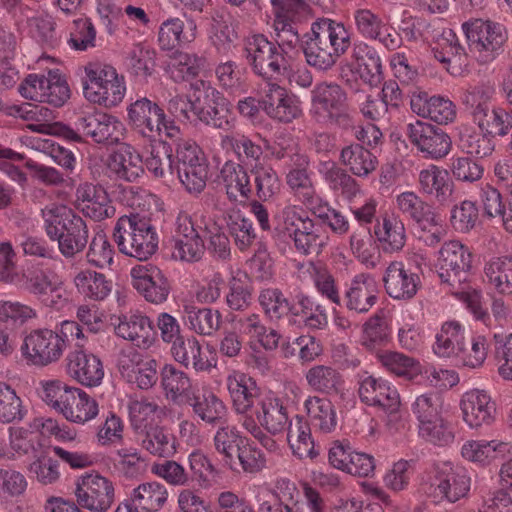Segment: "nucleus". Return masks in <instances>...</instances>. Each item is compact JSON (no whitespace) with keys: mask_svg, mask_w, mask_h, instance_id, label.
<instances>
[{"mask_svg":"<svg viewBox=\"0 0 512 512\" xmlns=\"http://www.w3.org/2000/svg\"><path fill=\"white\" fill-rule=\"evenodd\" d=\"M133 288L147 302L163 304L170 294V284L162 270L151 263L134 266L130 271Z\"/></svg>","mask_w":512,"mask_h":512,"instance_id":"ddd939ff","label":"nucleus"},{"mask_svg":"<svg viewBox=\"0 0 512 512\" xmlns=\"http://www.w3.org/2000/svg\"><path fill=\"white\" fill-rule=\"evenodd\" d=\"M346 101V92L339 84L318 82L311 90L310 112L319 123L345 127L350 123Z\"/></svg>","mask_w":512,"mask_h":512,"instance_id":"423d86ee","label":"nucleus"},{"mask_svg":"<svg viewBox=\"0 0 512 512\" xmlns=\"http://www.w3.org/2000/svg\"><path fill=\"white\" fill-rule=\"evenodd\" d=\"M196 37L197 25L194 20L184 22L178 17H169L160 24L157 41L162 51H173L189 46Z\"/></svg>","mask_w":512,"mask_h":512,"instance_id":"c756f323","label":"nucleus"},{"mask_svg":"<svg viewBox=\"0 0 512 512\" xmlns=\"http://www.w3.org/2000/svg\"><path fill=\"white\" fill-rule=\"evenodd\" d=\"M66 345L58 332L50 329L31 331L23 341L21 353L27 364L45 367L57 362L63 355Z\"/></svg>","mask_w":512,"mask_h":512,"instance_id":"9b49d317","label":"nucleus"},{"mask_svg":"<svg viewBox=\"0 0 512 512\" xmlns=\"http://www.w3.org/2000/svg\"><path fill=\"white\" fill-rule=\"evenodd\" d=\"M141 446L153 456L169 458L176 451V438L164 427L154 426L147 429L141 439Z\"/></svg>","mask_w":512,"mask_h":512,"instance_id":"052dcab7","label":"nucleus"},{"mask_svg":"<svg viewBox=\"0 0 512 512\" xmlns=\"http://www.w3.org/2000/svg\"><path fill=\"white\" fill-rule=\"evenodd\" d=\"M386 293L396 300L412 299L420 286L417 273L406 268L402 261H392L388 264L383 275Z\"/></svg>","mask_w":512,"mask_h":512,"instance_id":"393cba45","label":"nucleus"},{"mask_svg":"<svg viewBox=\"0 0 512 512\" xmlns=\"http://www.w3.org/2000/svg\"><path fill=\"white\" fill-rule=\"evenodd\" d=\"M77 216L78 214L66 205L56 203L46 205L41 210V217L47 237L52 241H56L72 223V219H75Z\"/></svg>","mask_w":512,"mask_h":512,"instance_id":"13d9d810","label":"nucleus"},{"mask_svg":"<svg viewBox=\"0 0 512 512\" xmlns=\"http://www.w3.org/2000/svg\"><path fill=\"white\" fill-rule=\"evenodd\" d=\"M397 210L421 230H431L437 225L433 207L414 191H404L395 197Z\"/></svg>","mask_w":512,"mask_h":512,"instance_id":"2f4dec72","label":"nucleus"},{"mask_svg":"<svg viewBox=\"0 0 512 512\" xmlns=\"http://www.w3.org/2000/svg\"><path fill=\"white\" fill-rule=\"evenodd\" d=\"M287 441L292 453L300 459H313L318 454L315 451L314 442L311 437L310 425L303 417L296 416L294 422L290 421Z\"/></svg>","mask_w":512,"mask_h":512,"instance_id":"5fc2aeb1","label":"nucleus"},{"mask_svg":"<svg viewBox=\"0 0 512 512\" xmlns=\"http://www.w3.org/2000/svg\"><path fill=\"white\" fill-rule=\"evenodd\" d=\"M17 112L20 118L29 122L27 128L33 132L53 134L56 131L52 123L54 112L45 106L27 103L20 106Z\"/></svg>","mask_w":512,"mask_h":512,"instance_id":"338daca9","label":"nucleus"},{"mask_svg":"<svg viewBox=\"0 0 512 512\" xmlns=\"http://www.w3.org/2000/svg\"><path fill=\"white\" fill-rule=\"evenodd\" d=\"M255 414L258 425L272 435L283 433L290 423L283 401L272 393L258 399Z\"/></svg>","mask_w":512,"mask_h":512,"instance_id":"473e14b6","label":"nucleus"},{"mask_svg":"<svg viewBox=\"0 0 512 512\" xmlns=\"http://www.w3.org/2000/svg\"><path fill=\"white\" fill-rule=\"evenodd\" d=\"M29 289L43 305L56 311L69 303L70 293L63 279L53 271L40 270L35 273L29 279Z\"/></svg>","mask_w":512,"mask_h":512,"instance_id":"f3484780","label":"nucleus"},{"mask_svg":"<svg viewBox=\"0 0 512 512\" xmlns=\"http://www.w3.org/2000/svg\"><path fill=\"white\" fill-rule=\"evenodd\" d=\"M75 497L82 508L106 512L115 500L114 484L98 473H86L77 479Z\"/></svg>","mask_w":512,"mask_h":512,"instance_id":"f8f14e48","label":"nucleus"},{"mask_svg":"<svg viewBox=\"0 0 512 512\" xmlns=\"http://www.w3.org/2000/svg\"><path fill=\"white\" fill-rule=\"evenodd\" d=\"M303 45V53L307 64L317 71H328L335 66L342 56L334 51V46L322 45L311 34H307Z\"/></svg>","mask_w":512,"mask_h":512,"instance_id":"bf43d9fd","label":"nucleus"},{"mask_svg":"<svg viewBox=\"0 0 512 512\" xmlns=\"http://www.w3.org/2000/svg\"><path fill=\"white\" fill-rule=\"evenodd\" d=\"M472 267V253L469 248L458 240L445 242L436 261V269L441 283L449 289H457L466 285Z\"/></svg>","mask_w":512,"mask_h":512,"instance_id":"1a4fd4ad","label":"nucleus"},{"mask_svg":"<svg viewBox=\"0 0 512 512\" xmlns=\"http://www.w3.org/2000/svg\"><path fill=\"white\" fill-rule=\"evenodd\" d=\"M261 108L270 118L283 123H290L302 115L299 99L275 82L268 83Z\"/></svg>","mask_w":512,"mask_h":512,"instance_id":"a211bd4d","label":"nucleus"},{"mask_svg":"<svg viewBox=\"0 0 512 512\" xmlns=\"http://www.w3.org/2000/svg\"><path fill=\"white\" fill-rule=\"evenodd\" d=\"M322 45L334 46V51L344 55L351 47V33L342 22L319 18L311 24L310 33Z\"/></svg>","mask_w":512,"mask_h":512,"instance_id":"4c0bfd02","label":"nucleus"},{"mask_svg":"<svg viewBox=\"0 0 512 512\" xmlns=\"http://www.w3.org/2000/svg\"><path fill=\"white\" fill-rule=\"evenodd\" d=\"M469 46L480 63L493 61L502 51L507 40L506 31L497 22L472 19L462 24Z\"/></svg>","mask_w":512,"mask_h":512,"instance_id":"6e6552de","label":"nucleus"},{"mask_svg":"<svg viewBox=\"0 0 512 512\" xmlns=\"http://www.w3.org/2000/svg\"><path fill=\"white\" fill-rule=\"evenodd\" d=\"M307 166L308 162L303 158L298 167L291 169L287 173L286 183L294 197L302 204L314 208V205L319 200V196Z\"/></svg>","mask_w":512,"mask_h":512,"instance_id":"3c124183","label":"nucleus"},{"mask_svg":"<svg viewBox=\"0 0 512 512\" xmlns=\"http://www.w3.org/2000/svg\"><path fill=\"white\" fill-rule=\"evenodd\" d=\"M205 59L196 53L177 51L168 65V73L175 82L196 78L204 68Z\"/></svg>","mask_w":512,"mask_h":512,"instance_id":"680f3d73","label":"nucleus"},{"mask_svg":"<svg viewBox=\"0 0 512 512\" xmlns=\"http://www.w3.org/2000/svg\"><path fill=\"white\" fill-rule=\"evenodd\" d=\"M167 500L168 490L162 483L144 482L132 490L129 500L120 503L115 512H157Z\"/></svg>","mask_w":512,"mask_h":512,"instance_id":"4be33fe9","label":"nucleus"},{"mask_svg":"<svg viewBox=\"0 0 512 512\" xmlns=\"http://www.w3.org/2000/svg\"><path fill=\"white\" fill-rule=\"evenodd\" d=\"M244 51L252 71L268 83L277 80L287 70L285 50L263 34L248 37Z\"/></svg>","mask_w":512,"mask_h":512,"instance_id":"20e7f679","label":"nucleus"},{"mask_svg":"<svg viewBox=\"0 0 512 512\" xmlns=\"http://www.w3.org/2000/svg\"><path fill=\"white\" fill-rule=\"evenodd\" d=\"M488 286L502 296L512 295V255L490 258L484 265Z\"/></svg>","mask_w":512,"mask_h":512,"instance_id":"37998d69","label":"nucleus"},{"mask_svg":"<svg viewBox=\"0 0 512 512\" xmlns=\"http://www.w3.org/2000/svg\"><path fill=\"white\" fill-rule=\"evenodd\" d=\"M121 375L130 383L136 384L140 389H149L157 381V362L154 359L131 351L123 354L118 361Z\"/></svg>","mask_w":512,"mask_h":512,"instance_id":"cd10ccee","label":"nucleus"},{"mask_svg":"<svg viewBox=\"0 0 512 512\" xmlns=\"http://www.w3.org/2000/svg\"><path fill=\"white\" fill-rule=\"evenodd\" d=\"M114 333L142 349L150 348L155 341L151 319L140 312L118 316L117 323H114Z\"/></svg>","mask_w":512,"mask_h":512,"instance_id":"b1692460","label":"nucleus"},{"mask_svg":"<svg viewBox=\"0 0 512 512\" xmlns=\"http://www.w3.org/2000/svg\"><path fill=\"white\" fill-rule=\"evenodd\" d=\"M278 227L302 255H318L327 244V237L320 234L319 227L299 205L288 204L280 211Z\"/></svg>","mask_w":512,"mask_h":512,"instance_id":"7ed1b4c3","label":"nucleus"},{"mask_svg":"<svg viewBox=\"0 0 512 512\" xmlns=\"http://www.w3.org/2000/svg\"><path fill=\"white\" fill-rule=\"evenodd\" d=\"M417 184L420 193L435 198L441 204L447 202L453 192V182L448 171L435 164L419 171Z\"/></svg>","mask_w":512,"mask_h":512,"instance_id":"f704fd0d","label":"nucleus"},{"mask_svg":"<svg viewBox=\"0 0 512 512\" xmlns=\"http://www.w3.org/2000/svg\"><path fill=\"white\" fill-rule=\"evenodd\" d=\"M171 354L175 361L185 367L191 365L196 371H209L216 365L215 360L209 359L202 351L199 340L194 336L178 339L171 345Z\"/></svg>","mask_w":512,"mask_h":512,"instance_id":"a19ab883","label":"nucleus"},{"mask_svg":"<svg viewBox=\"0 0 512 512\" xmlns=\"http://www.w3.org/2000/svg\"><path fill=\"white\" fill-rule=\"evenodd\" d=\"M84 72L83 93L88 101L107 108L116 107L123 101L126 83L115 67L102 62H89Z\"/></svg>","mask_w":512,"mask_h":512,"instance_id":"f03ea898","label":"nucleus"},{"mask_svg":"<svg viewBox=\"0 0 512 512\" xmlns=\"http://www.w3.org/2000/svg\"><path fill=\"white\" fill-rule=\"evenodd\" d=\"M351 66L370 87H377L384 79L381 58L376 49L364 41H356L350 52Z\"/></svg>","mask_w":512,"mask_h":512,"instance_id":"bb28decb","label":"nucleus"},{"mask_svg":"<svg viewBox=\"0 0 512 512\" xmlns=\"http://www.w3.org/2000/svg\"><path fill=\"white\" fill-rule=\"evenodd\" d=\"M195 90V115L206 125L228 130L231 127L226 99L210 83L197 80L191 84Z\"/></svg>","mask_w":512,"mask_h":512,"instance_id":"9d476101","label":"nucleus"},{"mask_svg":"<svg viewBox=\"0 0 512 512\" xmlns=\"http://www.w3.org/2000/svg\"><path fill=\"white\" fill-rule=\"evenodd\" d=\"M77 129L98 144H116L124 135V125L115 116L98 112L78 118Z\"/></svg>","mask_w":512,"mask_h":512,"instance_id":"6ab92c4d","label":"nucleus"},{"mask_svg":"<svg viewBox=\"0 0 512 512\" xmlns=\"http://www.w3.org/2000/svg\"><path fill=\"white\" fill-rule=\"evenodd\" d=\"M244 442L236 427L223 425L219 427L213 437L215 450L222 456L223 462L231 469L236 470L235 453Z\"/></svg>","mask_w":512,"mask_h":512,"instance_id":"e2e57ef3","label":"nucleus"},{"mask_svg":"<svg viewBox=\"0 0 512 512\" xmlns=\"http://www.w3.org/2000/svg\"><path fill=\"white\" fill-rule=\"evenodd\" d=\"M234 325L241 335L257 341L266 350H274L279 344L280 334L272 328H267L259 314L241 316L235 320Z\"/></svg>","mask_w":512,"mask_h":512,"instance_id":"a18cd8bd","label":"nucleus"},{"mask_svg":"<svg viewBox=\"0 0 512 512\" xmlns=\"http://www.w3.org/2000/svg\"><path fill=\"white\" fill-rule=\"evenodd\" d=\"M377 286L368 274H358L345 293L346 307L357 313L368 312L377 302Z\"/></svg>","mask_w":512,"mask_h":512,"instance_id":"ea45409f","label":"nucleus"},{"mask_svg":"<svg viewBox=\"0 0 512 512\" xmlns=\"http://www.w3.org/2000/svg\"><path fill=\"white\" fill-rule=\"evenodd\" d=\"M88 239L89 230L86 221L78 215L72 219V223L56 241L60 253L65 258H73L85 249Z\"/></svg>","mask_w":512,"mask_h":512,"instance_id":"6e6d98bb","label":"nucleus"},{"mask_svg":"<svg viewBox=\"0 0 512 512\" xmlns=\"http://www.w3.org/2000/svg\"><path fill=\"white\" fill-rule=\"evenodd\" d=\"M66 373L78 384L85 387H97L104 378V367L99 357L82 349L68 353Z\"/></svg>","mask_w":512,"mask_h":512,"instance_id":"412c9836","label":"nucleus"},{"mask_svg":"<svg viewBox=\"0 0 512 512\" xmlns=\"http://www.w3.org/2000/svg\"><path fill=\"white\" fill-rule=\"evenodd\" d=\"M73 284L83 296L94 300H105L112 291V281L99 272L85 269L79 271L73 278Z\"/></svg>","mask_w":512,"mask_h":512,"instance_id":"864d4df0","label":"nucleus"},{"mask_svg":"<svg viewBox=\"0 0 512 512\" xmlns=\"http://www.w3.org/2000/svg\"><path fill=\"white\" fill-rule=\"evenodd\" d=\"M317 171L331 190L346 198H353L360 192L356 179L334 161L319 162Z\"/></svg>","mask_w":512,"mask_h":512,"instance_id":"49530a36","label":"nucleus"},{"mask_svg":"<svg viewBox=\"0 0 512 512\" xmlns=\"http://www.w3.org/2000/svg\"><path fill=\"white\" fill-rule=\"evenodd\" d=\"M304 409L309 425L322 433H331L336 429L337 416L332 402L324 397L308 396L304 401Z\"/></svg>","mask_w":512,"mask_h":512,"instance_id":"de8ad7c7","label":"nucleus"},{"mask_svg":"<svg viewBox=\"0 0 512 512\" xmlns=\"http://www.w3.org/2000/svg\"><path fill=\"white\" fill-rule=\"evenodd\" d=\"M465 341V328L456 321H446L436 334L433 351L438 357L456 358Z\"/></svg>","mask_w":512,"mask_h":512,"instance_id":"09e8293b","label":"nucleus"},{"mask_svg":"<svg viewBox=\"0 0 512 512\" xmlns=\"http://www.w3.org/2000/svg\"><path fill=\"white\" fill-rule=\"evenodd\" d=\"M127 111L130 123L144 137L155 139L164 133L169 139H180V128L167 118L162 107L148 98L136 100Z\"/></svg>","mask_w":512,"mask_h":512,"instance_id":"0eeeda50","label":"nucleus"},{"mask_svg":"<svg viewBox=\"0 0 512 512\" xmlns=\"http://www.w3.org/2000/svg\"><path fill=\"white\" fill-rule=\"evenodd\" d=\"M226 386L235 412L241 418L253 416L249 412L258 401L259 388L256 381L251 376L234 370L227 376Z\"/></svg>","mask_w":512,"mask_h":512,"instance_id":"c85d7f7f","label":"nucleus"},{"mask_svg":"<svg viewBox=\"0 0 512 512\" xmlns=\"http://www.w3.org/2000/svg\"><path fill=\"white\" fill-rule=\"evenodd\" d=\"M108 168L115 176L127 182H134L144 173L140 153L131 145L123 144L110 155Z\"/></svg>","mask_w":512,"mask_h":512,"instance_id":"e433bc0d","label":"nucleus"},{"mask_svg":"<svg viewBox=\"0 0 512 512\" xmlns=\"http://www.w3.org/2000/svg\"><path fill=\"white\" fill-rule=\"evenodd\" d=\"M155 50L143 44L134 45L126 56L128 71L140 80H146L155 71Z\"/></svg>","mask_w":512,"mask_h":512,"instance_id":"0e129e2a","label":"nucleus"},{"mask_svg":"<svg viewBox=\"0 0 512 512\" xmlns=\"http://www.w3.org/2000/svg\"><path fill=\"white\" fill-rule=\"evenodd\" d=\"M459 407L462 420L470 429L491 426L496 420V403L486 390L474 388L464 392Z\"/></svg>","mask_w":512,"mask_h":512,"instance_id":"2eb2a0df","label":"nucleus"},{"mask_svg":"<svg viewBox=\"0 0 512 512\" xmlns=\"http://www.w3.org/2000/svg\"><path fill=\"white\" fill-rule=\"evenodd\" d=\"M472 117L480 130L490 136H505L512 129V117L503 108L490 110L486 103H479L474 108Z\"/></svg>","mask_w":512,"mask_h":512,"instance_id":"79ce46f5","label":"nucleus"},{"mask_svg":"<svg viewBox=\"0 0 512 512\" xmlns=\"http://www.w3.org/2000/svg\"><path fill=\"white\" fill-rule=\"evenodd\" d=\"M183 320L189 330L194 333L202 336H212L221 327L222 314L216 309L185 304L183 306Z\"/></svg>","mask_w":512,"mask_h":512,"instance_id":"c03bdc74","label":"nucleus"},{"mask_svg":"<svg viewBox=\"0 0 512 512\" xmlns=\"http://www.w3.org/2000/svg\"><path fill=\"white\" fill-rule=\"evenodd\" d=\"M161 385L168 399L178 400L180 397H188L191 393L192 383L188 375L178 370L171 364H166L161 369Z\"/></svg>","mask_w":512,"mask_h":512,"instance_id":"774afa93","label":"nucleus"},{"mask_svg":"<svg viewBox=\"0 0 512 512\" xmlns=\"http://www.w3.org/2000/svg\"><path fill=\"white\" fill-rule=\"evenodd\" d=\"M177 177L184 190L200 195L206 188L209 168L201 148L190 139L177 140Z\"/></svg>","mask_w":512,"mask_h":512,"instance_id":"39448f33","label":"nucleus"},{"mask_svg":"<svg viewBox=\"0 0 512 512\" xmlns=\"http://www.w3.org/2000/svg\"><path fill=\"white\" fill-rule=\"evenodd\" d=\"M40 416L31 419L25 426L8 428V443L0 444V459L12 460L26 455H36L41 450Z\"/></svg>","mask_w":512,"mask_h":512,"instance_id":"4468645a","label":"nucleus"},{"mask_svg":"<svg viewBox=\"0 0 512 512\" xmlns=\"http://www.w3.org/2000/svg\"><path fill=\"white\" fill-rule=\"evenodd\" d=\"M461 455L470 462L486 466L497 459L512 456V443L498 439L468 440L462 445Z\"/></svg>","mask_w":512,"mask_h":512,"instance_id":"72a5a7b5","label":"nucleus"},{"mask_svg":"<svg viewBox=\"0 0 512 512\" xmlns=\"http://www.w3.org/2000/svg\"><path fill=\"white\" fill-rule=\"evenodd\" d=\"M219 180L231 201L244 202L252 194L250 176L240 163L232 160L226 161L220 169Z\"/></svg>","mask_w":512,"mask_h":512,"instance_id":"c9c22d12","label":"nucleus"},{"mask_svg":"<svg viewBox=\"0 0 512 512\" xmlns=\"http://www.w3.org/2000/svg\"><path fill=\"white\" fill-rule=\"evenodd\" d=\"M79 210L95 221L112 218L115 215V207L107 191L99 185L91 183L81 184L76 191Z\"/></svg>","mask_w":512,"mask_h":512,"instance_id":"a878e982","label":"nucleus"},{"mask_svg":"<svg viewBox=\"0 0 512 512\" xmlns=\"http://www.w3.org/2000/svg\"><path fill=\"white\" fill-rule=\"evenodd\" d=\"M374 235L384 253L402 251L407 241L403 220L395 212H385L374 225Z\"/></svg>","mask_w":512,"mask_h":512,"instance_id":"7c9ffc66","label":"nucleus"},{"mask_svg":"<svg viewBox=\"0 0 512 512\" xmlns=\"http://www.w3.org/2000/svg\"><path fill=\"white\" fill-rule=\"evenodd\" d=\"M411 110L422 118L447 125L456 118V106L447 97L441 95L429 96L427 92H414L410 99Z\"/></svg>","mask_w":512,"mask_h":512,"instance_id":"5701e85b","label":"nucleus"},{"mask_svg":"<svg viewBox=\"0 0 512 512\" xmlns=\"http://www.w3.org/2000/svg\"><path fill=\"white\" fill-rule=\"evenodd\" d=\"M436 486L440 493L450 502H456L467 495L471 479L463 467L443 464L437 471Z\"/></svg>","mask_w":512,"mask_h":512,"instance_id":"58836bf2","label":"nucleus"},{"mask_svg":"<svg viewBox=\"0 0 512 512\" xmlns=\"http://www.w3.org/2000/svg\"><path fill=\"white\" fill-rule=\"evenodd\" d=\"M113 239L122 254L140 261H146L158 249L155 227L138 214L121 216L115 224Z\"/></svg>","mask_w":512,"mask_h":512,"instance_id":"f257e3e1","label":"nucleus"},{"mask_svg":"<svg viewBox=\"0 0 512 512\" xmlns=\"http://www.w3.org/2000/svg\"><path fill=\"white\" fill-rule=\"evenodd\" d=\"M309 387L314 391L331 395L337 393L342 384L340 373L331 366L315 365L305 374Z\"/></svg>","mask_w":512,"mask_h":512,"instance_id":"69168bd1","label":"nucleus"},{"mask_svg":"<svg viewBox=\"0 0 512 512\" xmlns=\"http://www.w3.org/2000/svg\"><path fill=\"white\" fill-rule=\"evenodd\" d=\"M305 272L322 298L336 305L341 303L339 285L334 275L324 264L309 262Z\"/></svg>","mask_w":512,"mask_h":512,"instance_id":"4d7b16f0","label":"nucleus"},{"mask_svg":"<svg viewBox=\"0 0 512 512\" xmlns=\"http://www.w3.org/2000/svg\"><path fill=\"white\" fill-rule=\"evenodd\" d=\"M358 384L360 400L366 405L378 407L389 414L399 410L401 405L399 392L387 380L368 375L361 378Z\"/></svg>","mask_w":512,"mask_h":512,"instance_id":"aec40b11","label":"nucleus"},{"mask_svg":"<svg viewBox=\"0 0 512 512\" xmlns=\"http://www.w3.org/2000/svg\"><path fill=\"white\" fill-rule=\"evenodd\" d=\"M340 161L352 175L360 178L368 177L378 166L377 157L360 144L344 147L340 153Z\"/></svg>","mask_w":512,"mask_h":512,"instance_id":"603ef678","label":"nucleus"},{"mask_svg":"<svg viewBox=\"0 0 512 512\" xmlns=\"http://www.w3.org/2000/svg\"><path fill=\"white\" fill-rule=\"evenodd\" d=\"M407 137L420 152L431 159L445 157L451 148V139L442 129L421 120L407 125Z\"/></svg>","mask_w":512,"mask_h":512,"instance_id":"dca6fc26","label":"nucleus"},{"mask_svg":"<svg viewBox=\"0 0 512 512\" xmlns=\"http://www.w3.org/2000/svg\"><path fill=\"white\" fill-rule=\"evenodd\" d=\"M99 414L97 400L86 391L76 387L72 391L69 404L66 405L62 416L70 423L85 425L95 419Z\"/></svg>","mask_w":512,"mask_h":512,"instance_id":"8fccbe9b","label":"nucleus"}]
</instances>
